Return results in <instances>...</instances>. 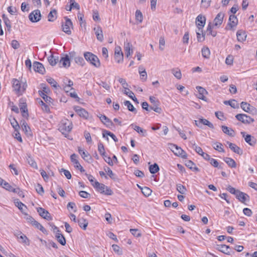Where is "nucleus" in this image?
<instances>
[{"label":"nucleus","instance_id":"59","mask_svg":"<svg viewBox=\"0 0 257 257\" xmlns=\"http://www.w3.org/2000/svg\"><path fill=\"white\" fill-rule=\"evenodd\" d=\"M112 247L113 251L117 253L118 255H121L122 254V251L118 245L116 244H113L112 245Z\"/></svg>","mask_w":257,"mask_h":257},{"label":"nucleus","instance_id":"40","mask_svg":"<svg viewBox=\"0 0 257 257\" xmlns=\"http://www.w3.org/2000/svg\"><path fill=\"white\" fill-rule=\"evenodd\" d=\"M124 104L126 106L128 110L134 112L135 113H137L136 109L134 107L133 105L131 103L130 101L126 100L124 102Z\"/></svg>","mask_w":257,"mask_h":257},{"label":"nucleus","instance_id":"38","mask_svg":"<svg viewBox=\"0 0 257 257\" xmlns=\"http://www.w3.org/2000/svg\"><path fill=\"white\" fill-rule=\"evenodd\" d=\"M202 56L205 58H209L210 55V52L209 49L207 47H204L202 48Z\"/></svg>","mask_w":257,"mask_h":257},{"label":"nucleus","instance_id":"63","mask_svg":"<svg viewBox=\"0 0 257 257\" xmlns=\"http://www.w3.org/2000/svg\"><path fill=\"white\" fill-rule=\"evenodd\" d=\"M36 190L37 192L40 195L43 194L44 192L43 187L40 184H37L36 186Z\"/></svg>","mask_w":257,"mask_h":257},{"label":"nucleus","instance_id":"24","mask_svg":"<svg viewBox=\"0 0 257 257\" xmlns=\"http://www.w3.org/2000/svg\"><path fill=\"white\" fill-rule=\"evenodd\" d=\"M196 89L199 93L197 96L198 98L206 101L207 99L205 95L207 94V91L204 88L201 86H197Z\"/></svg>","mask_w":257,"mask_h":257},{"label":"nucleus","instance_id":"8","mask_svg":"<svg viewBox=\"0 0 257 257\" xmlns=\"http://www.w3.org/2000/svg\"><path fill=\"white\" fill-rule=\"evenodd\" d=\"M41 14L39 10L33 11L29 15V20L33 23H36L41 20Z\"/></svg>","mask_w":257,"mask_h":257},{"label":"nucleus","instance_id":"31","mask_svg":"<svg viewBox=\"0 0 257 257\" xmlns=\"http://www.w3.org/2000/svg\"><path fill=\"white\" fill-rule=\"evenodd\" d=\"M102 136L103 138L106 137V139L108 140V138L107 137V136H110L115 142H118V139L116 137V136L111 132L107 131V130H103L102 133Z\"/></svg>","mask_w":257,"mask_h":257},{"label":"nucleus","instance_id":"6","mask_svg":"<svg viewBox=\"0 0 257 257\" xmlns=\"http://www.w3.org/2000/svg\"><path fill=\"white\" fill-rule=\"evenodd\" d=\"M235 117L238 120L244 124H250L254 121L253 118L245 114H237L235 115Z\"/></svg>","mask_w":257,"mask_h":257},{"label":"nucleus","instance_id":"55","mask_svg":"<svg viewBox=\"0 0 257 257\" xmlns=\"http://www.w3.org/2000/svg\"><path fill=\"white\" fill-rule=\"evenodd\" d=\"M192 148L193 150L195 151V152L198 154L199 155L202 156L203 154V151L201 147L197 146L196 145L195 143L192 144Z\"/></svg>","mask_w":257,"mask_h":257},{"label":"nucleus","instance_id":"1","mask_svg":"<svg viewBox=\"0 0 257 257\" xmlns=\"http://www.w3.org/2000/svg\"><path fill=\"white\" fill-rule=\"evenodd\" d=\"M27 85L26 83H21L17 79L13 80V87L16 93L18 95H22L25 91Z\"/></svg>","mask_w":257,"mask_h":257},{"label":"nucleus","instance_id":"10","mask_svg":"<svg viewBox=\"0 0 257 257\" xmlns=\"http://www.w3.org/2000/svg\"><path fill=\"white\" fill-rule=\"evenodd\" d=\"M216 249L227 255H231L232 253H234V251L230 248L229 246L225 244L217 245Z\"/></svg>","mask_w":257,"mask_h":257},{"label":"nucleus","instance_id":"35","mask_svg":"<svg viewBox=\"0 0 257 257\" xmlns=\"http://www.w3.org/2000/svg\"><path fill=\"white\" fill-rule=\"evenodd\" d=\"M57 18V11L56 10H53L50 11L48 15V20L49 22H53Z\"/></svg>","mask_w":257,"mask_h":257},{"label":"nucleus","instance_id":"28","mask_svg":"<svg viewBox=\"0 0 257 257\" xmlns=\"http://www.w3.org/2000/svg\"><path fill=\"white\" fill-rule=\"evenodd\" d=\"M55 237L57 241L62 245H65L66 244V239L64 236L60 232H56Z\"/></svg>","mask_w":257,"mask_h":257},{"label":"nucleus","instance_id":"64","mask_svg":"<svg viewBox=\"0 0 257 257\" xmlns=\"http://www.w3.org/2000/svg\"><path fill=\"white\" fill-rule=\"evenodd\" d=\"M233 58L232 55H228L225 59V63L228 65H231L233 64Z\"/></svg>","mask_w":257,"mask_h":257},{"label":"nucleus","instance_id":"52","mask_svg":"<svg viewBox=\"0 0 257 257\" xmlns=\"http://www.w3.org/2000/svg\"><path fill=\"white\" fill-rule=\"evenodd\" d=\"M20 236L19 238L22 240L21 242L27 245H29L30 241L28 237L25 234L22 233V232H20Z\"/></svg>","mask_w":257,"mask_h":257},{"label":"nucleus","instance_id":"54","mask_svg":"<svg viewBox=\"0 0 257 257\" xmlns=\"http://www.w3.org/2000/svg\"><path fill=\"white\" fill-rule=\"evenodd\" d=\"M22 122H23L22 124V130L26 133L29 134V133H30V132H31L30 128L28 125L27 123L25 120L22 121Z\"/></svg>","mask_w":257,"mask_h":257},{"label":"nucleus","instance_id":"22","mask_svg":"<svg viewBox=\"0 0 257 257\" xmlns=\"http://www.w3.org/2000/svg\"><path fill=\"white\" fill-rule=\"evenodd\" d=\"M124 50L127 58L129 57L133 53V45L130 43L126 42L124 43Z\"/></svg>","mask_w":257,"mask_h":257},{"label":"nucleus","instance_id":"16","mask_svg":"<svg viewBox=\"0 0 257 257\" xmlns=\"http://www.w3.org/2000/svg\"><path fill=\"white\" fill-rule=\"evenodd\" d=\"M235 197L240 202L243 203H245V201L249 200V196L247 194L240 191H238V193Z\"/></svg>","mask_w":257,"mask_h":257},{"label":"nucleus","instance_id":"4","mask_svg":"<svg viewBox=\"0 0 257 257\" xmlns=\"http://www.w3.org/2000/svg\"><path fill=\"white\" fill-rule=\"evenodd\" d=\"M72 126V122L67 119H65L61 121L59 130L63 135H67L71 131Z\"/></svg>","mask_w":257,"mask_h":257},{"label":"nucleus","instance_id":"29","mask_svg":"<svg viewBox=\"0 0 257 257\" xmlns=\"http://www.w3.org/2000/svg\"><path fill=\"white\" fill-rule=\"evenodd\" d=\"M237 40L239 42H243L246 40V35L243 31H238L236 33Z\"/></svg>","mask_w":257,"mask_h":257},{"label":"nucleus","instance_id":"62","mask_svg":"<svg viewBox=\"0 0 257 257\" xmlns=\"http://www.w3.org/2000/svg\"><path fill=\"white\" fill-rule=\"evenodd\" d=\"M136 19L140 23L143 21V15L140 10H137L136 12Z\"/></svg>","mask_w":257,"mask_h":257},{"label":"nucleus","instance_id":"51","mask_svg":"<svg viewBox=\"0 0 257 257\" xmlns=\"http://www.w3.org/2000/svg\"><path fill=\"white\" fill-rule=\"evenodd\" d=\"M149 170L151 173L155 174L159 171V167L157 164L155 163L154 165L150 166Z\"/></svg>","mask_w":257,"mask_h":257},{"label":"nucleus","instance_id":"26","mask_svg":"<svg viewBox=\"0 0 257 257\" xmlns=\"http://www.w3.org/2000/svg\"><path fill=\"white\" fill-rule=\"evenodd\" d=\"M19 106L23 116L24 117L28 118L29 114L26 103L25 102H20Z\"/></svg>","mask_w":257,"mask_h":257},{"label":"nucleus","instance_id":"12","mask_svg":"<svg viewBox=\"0 0 257 257\" xmlns=\"http://www.w3.org/2000/svg\"><path fill=\"white\" fill-rule=\"evenodd\" d=\"M241 134L243 138H244L245 141L251 146H254L256 144V139L254 137L250 135H246L244 132H241Z\"/></svg>","mask_w":257,"mask_h":257},{"label":"nucleus","instance_id":"9","mask_svg":"<svg viewBox=\"0 0 257 257\" xmlns=\"http://www.w3.org/2000/svg\"><path fill=\"white\" fill-rule=\"evenodd\" d=\"M206 22V18L201 15H198L196 19V25L201 32H202V30Z\"/></svg>","mask_w":257,"mask_h":257},{"label":"nucleus","instance_id":"47","mask_svg":"<svg viewBox=\"0 0 257 257\" xmlns=\"http://www.w3.org/2000/svg\"><path fill=\"white\" fill-rule=\"evenodd\" d=\"M224 103L225 104L229 105L231 107L233 108H238V104L235 100L225 101Z\"/></svg>","mask_w":257,"mask_h":257},{"label":"nucleus","instance_id":"34","mask_svg":"<svg viewBox=\"0 0 257 257\" xmlns=\"http://www.w3.org/2000/svg\"><path fill=\"white\" fill-rule=\"evenodd\" d=\"M27 161L31 167L35 169H38V166L36 162L35 161L34 159L30 156V155L27 154Z\"/></svg>","mask_w":257,"mask_h":257},{"label":"nucleus","instance_id":"19","mask_svg":"<svg viewBox=\"0 0 257 257\" xmlns=\"http://www.w3.org/2000/svg\"><path fill=\"white\" fill-rule=\"evenodd\" d=\"M93 30L96 35L97 39L100 42H102L104 39V37L101 28L99 26H97L94 28Z\"/></svg>","mask_w":257,"mask_h":257},{"label":"nucleus","instance_id":"5","mask_svg":"<svg viewBox=\"0 0 257 257\" xmlns=\"http://www.w3.org/2000/svg\"><path fill=\"white\" fill-rule=\"evenodd\" d=\"M169 148L173 152L175 155L183 159L187 158V153L180 147L173 144H168Z\"/></svg>","mask_w":257,"mask_h":257},{"label":"nucleus","instance_id":"44","mask_svg":"<svg viewBox=\"0 0 257 257\" xmlns=\"http://www.w3.org/2000/svg\"><path fill=\"white\" fill-rule=\"evenodd\" d=\"M199 123L207 125L210 128H214L213 124L206 119L201 118L199 119Z\"/></svg>","mask_w":257,"mask_h":257},{"label":"nucleus","instance_id":"50","mask_svg":"<svg viewBox=\"0 0 257 257\" xmlns=\"http://www.w3.org/2000/svg\"><path fill=\"white\" fill-rule=\"evenodd\" d=\"M98 151L102 157H106L104 146L101 142L98 144Z\"/></svg>","mask_w":257,"mask_h":257},{"label":"nucleus","instance_id":"45","mask_svg":"<svg viewBox=\"0 0 257 257\" xmlns=\"http://www.w3.org/2000/svg\"><path fill=\"white\" fill-rule=\"evenodd\" d=\"M138 186L141 189L142 193L145 196H149L152 192V190L147 187H141L139 185H138Z\"/></svg>","mask_w":257,"mask_h":257},{"label":"nucleus","instance_id":"49","mask_svg":"<svg viewBox=\"0 0 257 257\" xmlns=\"http://www.w3.org/2000/svg\"><path fill=\"white\" fill-rule=\"evenodd\" d=\"M197 38L198 42H202L205 40V33L203 31L201 32L200 31L198 30L196 32Z\"/></svg>","mask_w":257,"mask_h":257},{"label":"nucleus","instance_id":"58","mask_svg":"<svg viewBox=\"0 0 257 257\" xmlns=\"http://www.w3.org/2000/svg\"><path fill=\"white\" fill-rule=\"evenodd\" d=\"M139 73L141 75V79L143 80H146L147 79V72L145 69L143 70V68L139 67Z\"/></svg>","mask_w":257,"mask_h":257},{"label":"nucleus","instance_id":"37","mask_svg":"<svg viewBox=\"0 0 257 257\" xmlns=\"http://www.w3.org/2000/svg\"><path fill=\"white\" fill-rule=\"evenodd\" d=\"M39 94L47 103H50L51 102L52 98L48 96L47 94L44 93L43 91L39 90Z\"/></svg>","mask_w":257,"mask_h":257},{"label":"nucleus","instance_id":"21","mask_svg":"<svg viewBox=\"0 0 257 257\" xmlns=\"http://www.w3.org/2000/svg\"><path fill=\"white\" fill-rule=\"evenodd\" d=\"M226 143L228 145L229 148L230 149V150L235 153H236L239 155H241L243 154L242 150L239 147L236 146L235 144L230 143L229 142H227Z\"/></svg>","mask_w":257,"mask_h":257},{"label":"nucleus","instance_id":"56","mask_svg":"<svg viewBox=\"0 0 257 257\" xmlns=\"http://www.w3.org/2000/svg\"><path fill=\"white\" fill-rule=\"evenodd\" d=\"M105 171L107 173L108 175L111 179L114 180L117 179L116 175L113 173V172L109 167H107L106 169H105Z\"/></svg>","mask_w":257,"mask_h":257},{"label":"nucleus","instance_id":"30","mask_svg":"<svg viewBox=\"0 0 257 257\" xmlns=\"http://www.w3.org/2000/svg\"><path fill=\"white\" fill-rule=\"evenodd\" d=\"M221 128L224 134L230 137H233L234 136V132L232 129L225 125H222Z\"/></svg>","mask_w":257,"mask_h":257},{"label":"nucleus","instance_id":"32","mask_svg":"<svg viewBox=\"0 0 257 257\" xmlns=\"http://www.w3.org/2000/svg\"><path fill=\"white\" fill-rule=\"evenodd\" d=\"M48 60L49 64L51 66H55L57 62L59 61L58 57L54 56L53 55H51L50 56L48 57Z\"/></svg>","mask_w":257,"mask_h":257},{"label":"nucleus","instance_id":"17","mask_svg":"<svg viewBox=\"0 0 257 257\" xmlns=\"http://www.w3.org/2000/svg\"><path fill=\"white\" fill-rule=\"evenodd\" d=\"M224 17V14L223 12L219 13L214 19V26L217 28L222 24Z\"/></svg>","mask_w":257,"mask_h":257},{"label":"nucleus","instance_id":"2","mask_svg":"<svg viewBox=\"0 0 257 257\" xmlns=\"http://www.w3.org/2000/svg\"><path fill=\"white\" fill-rule=\"evenodd\" d=\"M84 57L86 61L89 62L91 65L96 68L100 66V62L98 58L93 53L86 52L84 53Z\"/></svg>","mask_w":257,"mask_h":257},{"label":"nucleus","instance_id":"42","mask_svg":"<svg viewBox=\"0 0 257 257\" xmlns=\"http://www.w3.org/2000/svg\"><path fill=\"white\" fill-rule=\"evenodd\" d=\"M131 126H132V127L136 131H137L138 133L140 134H142V136H145L146 134V131L143 129L142 128L140 127V126H137V125H134V124H132L131 125Z\"/></svg>","mask_w":257,"mask_h":257},{"label":"nucleus","instance_id":"46","mask_svg":"<svg viewBox=\"0 0 257 257\" xmlns=\"http://www.w3.org/2000/svg\"><path fill=\"white\" fill-rule=\"evenodd\" d=\"M172 72L174 76L178 79H181L182 78V74L179 68H175L172 70Z\"/></svg>","mask_w":257,"mask_h":257},{"label":"nucleus","instance_id":"41","mask_svg":"<svg viewBox=\"0 0 257 257\" xmlns=\"http://www.w3.org/2000/svg\"><path fill=\"white\" fill-rule=\"evenodd\" d=\"M177 190L181 194H185L187 192L186 188L181 184H177L176 185Z\"/></svg>","mask_w":257,"mask_h":257},{"label":"nucleus","instance_id":"13","mask_svg":"<svg viewBox=\"0 0 257 257\" xmlns=\"http://www.w3.org/2000/svg\"><path fill=\"white\" fill-rule=\"evenodd\" d=\"M70 58L72 60L74 59L75 63L77 64L83 66L85 64V61L82 57L76 56V53L74 51H72L69 53Z\"/></svg>","mask_w":257,"mask_h":257},{"label":"nucleus","instance_id":"3","mask_svg":"<svg viewBox=\"0 0 257 257\" xmlns=\"http://www.w3.org/2000/svg\"><path fill=\"white\" fill-rule=\"evenodd\" d=\"M92 186L101 194L107 195H111L113 194V191L109 187L97 181H95L94 184H92Z\"/></svg>","mask_w":257,"mask_h":257},{"label":"nucleus","instance_id":"61","mask_svg":"<svg viewBox=\"0 0 257 257\" xmlns=\"http://www.w3.org/2000/svg\"><path fill=\"white\" fill-rule=\"evenodd\" d=\"M227 190L229 191L231 194H234L235 196L238 193V191H239V190H236L234 187H232L230 185H229L227 188H226Z\"/></svg>","mask_w":257,"mask_h":257},{"label":"nucleus","instance_id":"33","mask_svg":"<svg viewBox=\"0 0 257 257\" xmlns=\"http://www.w3.org/2000/svg\"><path fill=\"white\" fill-rule=\"evenodd\" d=\"M225 162L231 168H235L236 164L234 160L232 158L226 157L224 159Z\"/></svg>","mask_w":257,"mask_h":257},{"label":"nucleus","instance_id":"20","mask_svg":"<svg viewBox=\"0 0 257 257\" xmlns=\"http://www.w3.org/2000/svg\"><path fill=\"white\" fill-rule=\"evenodd\" d=\"M33 69L36 72L41 74H44L45 72V69L42 63L35 61L33 63Z\"/></svg>","mask_w":257,"mask_h":257},{"label":"nucleus","instance_id":"15","mask_svg":"<svg viewBox=\"0 0 257 257\" xmlns=\"http://www.w3.org/2000/svg\"><path fill=\"white\" fill-rule=\"evenodd\" d=\"M99 117L101 121L104 124H105L107 127L109 128H112V127L114 126V124L112 122V121L105 115L100 114Z\"/></svg>","mask_w":257,"mask_h":257},{"label":"nucleus","instance_id":"36","mask_svg":"<svg viewBox=\"0 0 257 257\" xmlns=\"http://www.w3.org/2000/svg\"><path fill=\"white\" fill-rule=\"evenodd\" d=\"M78 223L79 226L83 229L85 230L88 225V222L84 218H80L78 220Z\"/></svg>","mask_w":257,"mask_h":257},{"label":"nucleus","instance_id":"11","mask_svg":"<svg viewBox=\"0 0 257 257\" xmlns=\"http://www.w3.org/2000/svg\"><path fill=\"white\" fill-rule=\"evenodd\" d=\"M37 211L39 213V214L43 218L47 220H52L50 213L43 208L38 207L37 208Z\"/></svg>","mask_w":257,"mask_h":257},{"label":"nucleus","instance_id":"14","mask_svg":"<svg viewBox=\"0 0 257 257\" xmlns=\"http://www.w3.org/2000/svg\"><path fill=\"white\" fill-rule=\"evenodd\" d=\"M70 55L66 54L63 57H61L59 60V65L62 64V66L65 68H68L70 65Z\"/></svg>","mask_w":257,"mask_h":257},{"label":"nucleus","instance_id":"39","mask_svg":"<svg viewBox=\"0 0 257 257\" xmlns=\"http://www.w3.org/2000/svg\"><path fill=\"white\" fill-rule=\"evenodd\" d=\"M77 156L75 154L71 155L70 159L71 162L74 165V167L77 169L79 165H81L77 159Z\"/></svg>","mask_w":257,"mask_h":257},{"label":"nucleus","instance_id":"7","mask_svg":"<svg viewBox=\"0 0 257 257\" xmlns=\"http://www.w3.org/2000/svg\"><path fill=\"white\" fill-rule=\"evenodd\" d=\"M72 27V23L71 20L66 18L65 23L62 25V31L66 34L70 35L71 34V28Z\"/></svg>","mask_w":257,"mask_h":257},{"label":"nucleus","instance_id":"60","mask_svg":"<svg viewBox=\"0 0 257 257\" xmlns=\"http://www.w3.org/2000/svg\"><path fill=\"white\" fill-rule=\"evenodd\" d=\"M157 104L153 105V106H150V110H153L156 112L160 113L161 111V108L158 107L160 103L159 100H157Z\"/></svg>","mask_w":257,"mask_h":257},{"label":"nucleus","instance_id":"25","mask_svg":"<svg viewBox=\"0 0 257 257\" xmlns=\"http://www.w3.org/2000/svg\"><path fill=\"white\" fill-rule=\"evenodd\" d=\"M74 109L80 116L85 118L88 117V113L84 109L81 108L79 106H75L74 107Z\"/></svg>","mask_w":257,"mask_h":257},{"label":"nucleus","instance_id":"57","mask_svg":"<svg viewBox=\"0 0 257 257\" xmlns=\"http://www.w3.org/2000/svg\"><path fill=\"white\" fill-rule=\"evenodd\" d=\"M33 225L38 229H40L42 232L44 233H47V230L45 229V228L38 221L34 222V223H33Z\"/></svg>","mask_w":257,"mask_h":257},{"label":"nucleus","instance_id":"18","mask_svg":"<svg viewBox=\"0 0 257 257\" xmlns=\"http://www.w3.org/2000/svg\"><path fill=\"white\" fill-rule=\"evenodd\" d=\"M78 152L82 157V158L86 162L90 163L92 161V157L87 152L85 151L81 148H78Z\"/></svg>","mask_w":257,"mask_h":257},{"label":"nucleus","instance_id":"23","mask_svg":"<svg viewBox=\"0 0 257 257\" xmlns=\"http://www.w3.org/2000/svg\"><path fill=\"white\" fill-rule=\"evenodd\" d=\"M238 23V20L236 17L234 15H231L229 18V22L227 26L229 27V29L236 27Z\"/></svg>","mask_w":257,"mask_h":257},{"label":"nucleus","instance_id":"43","mask_svg":"<svg viewBox=\"0 0 257 257\" xmlns=\"http://www.w3.org/2000/svg\"><path fill=\"white\" fill-rule=\"evenodd\" d=\"M212 146L215 150H216L219 152H222V153L224 152V150L223 148H222V145L220 143H218V142L214 143L212 145Z\"/></svg>","mask_w":257,"mask_h":257},{"label":"nucleus","instance_id":"27","mask_svg":"<svg viewBox=\"0 0 257 257\" xmlns=\"http://www.w3.org/2000/svg\"><path fill=\"white\" fill-rule=\"evenodd\" d=\"M0 185H3V187L6 190L14 192L16 191V188L10 185L8 182L4 181L2 178H0Z\"/></svg>","mask_w":257,"mask_h":257},{"label":"nucleus","instance_id":"53","mask_svg":"<svg viewBox=\"0 0 257 257\" xmlns=\"http://www.w3.org/2000/svg\"><path fill=\"white\" fill-rule=\"evenodd\" d=\"M114 59L117 63H122L123 61V54H114Z\"/></svg>","mask_w":257,"mask_h":257},{"label":"nucleus","instance_id":"48","mask_svg":"<svg viewBox=\"0 0 257 257\" xmlns=\"http://www.w3.org/2000/svg\"><path fill=\"white\" fill-rule=\"evenodd\" d=\"M240 107L244 111L248 112L250 110L251 105L246 102L242 101L240 103Z\"/></svg>","mask_w":257,"mask_h":257}]
</instances>
